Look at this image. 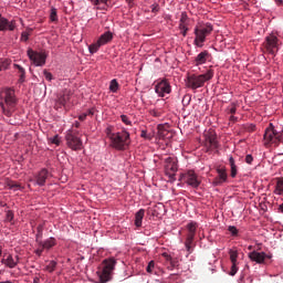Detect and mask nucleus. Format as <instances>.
<instances>
[{
  "label": "nucleus",
  "instance_id": "obj_59",
  "mask_svg": "<svg viewBox=\"0 0 283 283\" xmlns=\"http://www.w3.org/2000/svg\"><path fill=\"white\" fill-rule=\"evenodd\" d=\"M3 255V245L0 243V258Z\"/></svg>",
  "mask_w": 283,
  "mask_h": 283
},
{
  "label": "nucleus",
  "instance_id": "obj_25",
  "mask_svg": "<svg viewBox=\"0 0 283 283\" xmlns=\"http://www.w3.org/2000/svg\"><path fill=\"white\" fill-rule=\"evenodd\" d=\"M143 218H145V209H139L135 214V227H143Z\"/></svg>",
  "mask_w": 283,
  "mask_h": 283
},
{
  "label": "nucleus",
  "instance_id": "obj_4",
  "mask_svg": "<svg viewBox=\"0 0 283 283\" xmlns=\"http://www.w3.org/2000/svg\"><path fill=\"white\" fill-rule=\"evenodd\" d=\"M213 32V27L211 23L201 24L200 27L195 29V45L197 48H203L205 41H207V36Z\"/></svg>",
  "mask_w": 283,
  "mask_h": 283
},
{
  "label": "nucleus",
  "instance_id": "obj_35",
  "mask_svg": "<svg viewBox=\"0 0 283 283\" xmlns=\"http://www.w3.org/2000/svg\"><path fill=\"white\" fill-rule=\"evenodd\" d=\"M109 90L114 93L118 92V82L116 80L111 81Z\"/></svg>",
  "mask_w": 283,
  "mask_h": 283
},
{
  "label": "nucleus",
  "instance_id": "obj_44",
  "mask_svg": "<svg viewBox=\"0 0 283 283\" xmlns=\"http://www.w3.org/2000/svg\"><path fill=\"white\" fill-rule=\"evenodd\" d=\"M38 234H36V242H39V238L43 235V224H39L36 228Z\"/></svg>",
  "mask_w": 283,
  "mask_h": 283
},
{
  "label": "nucleus",
  "instance_id": "obj_41",
  "mask_svg": "<svg viewBox=\"0 0 283 283\" xmlns=\"http://www.w3.org/2000/svg\"><path fill=\"white\" fill-rule=\"evenodd\" d=\"M231 270H230V273L229 275H235V273H238V263H231Z\"/></svg>",
  "mask_w": 283,
  "mask_h": 283
},
{
  "label": "nucleus",
  "instance_id": "obj_18",
  "mask_svg": "<svg viewBox=\"0 0 283 283\" xmlns=\"http://www.w3.org/2000/svg\"><path fill=\"white\" fill-rule=\"evenodd\" d=\"M209 59H211V53H209V51H202L196 56L195 63L196 65H205Z\"/></svg>",
  "mask_w": 283,
  "mask_h": 283
},
{
  "label": "nucleus",
  "instance_id": "obj_11",
  "mask_svg": "<svg viewBox=\"0 0 283 283\" xmlns=\"http://www.w3.org/2000/svg\"><path fill=\"white\" fill-rule=\"evenodd\" d=\"M198 229V223L190 222L187 224L188 234L186 238L185 247L188 253H191V244H193V239L196 238V231Z\"/></svg>",
  "mask_w": 283,
  "mask_h": 283
},
{
  "label": "nucleus",
  "instance_id": "obj_48",
  "mask_svg": "<svg viewBox=\"0 0 283 283\" xmlns=\"http://www.w3.org/2000/svg\"><path fill=\"white\" fill-rule=\"evenodd\" d=\"M43 251H45V249H43V247L40 245V248L35 250V255L41 258V255H43Z\"/></svg>",
  "mask_w": 283,
  "mask_h": 283
},
{
  "label": "nucleus",
  "instance_id": "obj_14",
  "mask_svg": "<svg viewBox=\"0 0 283 283\" xmlns=\"http://www.w3.org/2000/svg\"><path fill=\"white\" fill-rule=\"evenodd\" d=\"M155 92L156 94H158V96L164 98L166 94H171V85H169V82H167V80H164L155 86Z\"/></svg>",
  "mask_w": 283,
  "mask_h": 283
},
{
  "label": "nucleus",
  "instance_id": "obj_62",
  "mask_svg": "<svg viewBox=\"0 0 283 283\" xmlns=\"http://www.w3.org/2000/svg\"><path fill=\"white\" fill-rule=\"evenodd\" d=\"M276 3H279L280 6H282L283 1H282V0H276Z\"/></svg>",
  "mask_w": 283,
  "mask_h": 283
},
{
  "label": "nucleus",
  "instance_id": "obj_42",
  "mask_svg": "<svg viewBox=\"0 0 283 283\" xmlns=\"http://www.w3.org/2000/svg\"><path fill=\"white\" fill-rule=\"evenodd\" d=\"M228 114H231L233 116V114H235V112H238V108L235 107V104H231L228 108Z\"/></svg>",
  "mask_w": 283,
  "mask_h": 283
},
{
  "label": "nucleus",
  "instance_id": "obj_50",
  "mask_svg": "<svg viewBox=\"0 0 283 283\" xmlns=\"http://www.w3.org/2000/svg\"><path fill=\"white\" fill-rule=\"evenodd\" d=\"M189 103H191V97L188 96V95L184 96V98H182V104H184V105H189Z\"/></svg>",
  "mask_w": 283,
  "mask_h": 283
},
{
  "label": "nucleus",
  "instance_id": "obj_54",
  "mask_svg": "<svg viewBox=\"0 0 283 283\" xmlns=\"http://www.w3.org/2000/svg\"><path fill=\"white\" fill-rule=\"evenodd\" d=\"M247 129H248V132H255V125L250 124V125H248Z\"/></svg>",
  "mask_w": 283,
  "mask_h": 283
},
{
  "label": "nucleus",
  "instance_id": "obj_60",
  "mask_svg": "<svg viewBox=\"0 0 283 283\" xmlns=\"http://www.w3.org/2000/svg\"><path fill=\"white\" fill-rule=\"evenodd\" d=\"M86 114H87V116H94V111L91 109Z\"/></svg>",
  "mask_w": 283,
  "mask_h": 283
},
{
  "label": "nucleus",
  "instance_id": "obj_36",
  "mask_svg": "<svg viewBox=\"0 0 283 283\" xmlns=\"http://www.w3.org/2000/svg\"><path fill=\"white\" fill-rule=\"evenodd\" d=\"M50 19L51 21H59V17L56 15V8L54 7L51 8Z\"/></svg>",
  "mask_w": 283,
  "mask_h": 283
},
{
  "label": "nucleus",
  "instance_id": "obj_28",
  "mask_svg": "<svg viewBox=\"0 0 283 283\" xmlns=\"http://www.w3.org/2000/svg\"><path fill=\"white\" fill-rule=\"evenodd\" d=\"M229 163L231 167L230 176L231 178H235V176H238V166H235V159H233V157H230Z\"/></svg>",
  "mask_w": 283,
  "mask_h": 283
},
{
  "label": "nucleus",
  "instance_id": "obj_23",
  "mask_svg": "<svg viewBox=\"0 0 283 283\" xmlns=\"http://www.w3.org/2000/svg\"><path fill=\"white\" fill-rule=\"evenodd\" d=\"M6 186L11 189V191H23L25 187L21 186V184L13 181V180H8L6 182Z\"/></svg>",
  "mask_w": 283,
  "mask_h": 283
},
{
  "label": "nucleus",
  "instance_id": "obj_49",
  "mask_svg": "<svg viewBox=\"0 0 283 283\" xmlns=\"http://www.w3.org/2000/svg\"><path fill=\"white\" fill-rule=\"evenodd\" d=\"M43 74H44V77L46 78V81H52V78H53L52 73L44 70Z\"/></svg>",
  "mask_w": 283,
  "mask_h": 283
},
{
  "label": "nucleus",
  "instance_id": "obj_1",
  "mask_svg": "<svg viewBox=\"0 0 283 283\" xmlns=\"http://www.w3.org/2000/svg\"><path fill=\"white\" fill-rule=\"evenodd\" d=\"M107 138L111 140V147L117 151H125L132 145V138L127 129L114 133V126H107L105 129Z\"/></svg>",
  "mask_w": 283,
  "mask_h": 283
},
{
  "label": "nucleus",
  "instance_id": "obj_61",
  "mask_svg": "<svg viewBox=\"0 0 283 283\" xmlns=\"http://www.w3.org/2000/svg\"><path fill=\"white\" fill-rule=\"evenodd\" d=\"M40 282V279L39 277H35L34 280H33V283H39Z\"/></svg>",
  "mask_w": 283,
  "mask_h": 283
},
{
  "label": "nucleus",
  "instance_id": "obj_29",
  "mask_svg": "<svg viewBox=\"0 0 283 283\" xmlns=\"http://www.w3.org/2000/svg\"><path fill=\"white\" fill-rule=\"evenodd\" d=\"M102 46H103V45H102L101 42H98V40H97L96 43L91 44V45L88 46V51H90L91 54H96V52H98V50H99Z\"/></svg>",
  "mask_w": 283,
  "mask_h": 283
},
{
  "label": "nucleus",
  "instance_id": "obj_52",
  "mask_svg": "<svg viewBox=\"0 0 283 283\" xmlns=\"http://www.w3.org/2000/svg\"><path fill=\"white\" fill-rule=\"evenodd\" d=\"M159 10H160V6H158L157 3L151 6V12L156 13V12H159Z\"/></svg>",
  "mask_w": 283,
  "mask_h": 283
},
{
  "label": "nucleus",
  "instance_id": "obj_40",
  "mask_svg": "<svg viewBox=\"0 0 283 283\" xmlns=\"http://www.w3.org/2000/svg\"><path fill=\"white\" fill-rule=\"evenodd\" d=\"M179 30H181L182 36H187V32H189V28H187V24H179Z\"/></svg>",
  "mask_w": 283,
  "mask_h": 283
},
{
  "label": "nucleus",
  "instance_id": "obj_17",
  "mask_svg": "<svg viewBox=\"0 0 283 283\" xmlns=\"http://www.w3.org/2000/svg\"><path fill=\"white\" fill-rule=\"evenodd\" d=\"M49 176H50V172L48 171V169L44 168L40 170L35 176V185H38L39 187H45V182Z\"/></svg>",
  "mask_w": 283,
  "mask_h": 283
},
{
  "label": "nucleus",
  "instance_id": "obj_15",
  "mask_svg": "<svg viewBox=\"0 0 283 283\" xmlns=\"http://www.w3.org/2000/svg\"><path fill=\"white\" fill-rule=\"evenodd\" d=\"M14 28H17L15 21H9L0 14V32H6V30L13 32Z\"/></svg>",
  "mask_w": 283,
  "mask_h": 283
},
{
  "label": "nucleus",
  "instance_id": "obj_26",
  "mask_svg": "<svg viewBox=\"0 0 283 283\" xmlns=\"http://www.w3.org/2000/svg\"><path fill=\"white\" fill-rule=\"evenodd\" d=\"M13 67L18 70L20 77L18 80V83H25V69L19 64H13Z\"/></svg>",
  "mask_w": 283,
  "mask_h": 283
},
{
  "label": "nucleus",
  "instance_id": "obj_64",
  "mask_svg": "<svg viewBox=\"0 0 283 283\" xmlns=\"http://www.w3.org/2000/svg\"><path fill=\"white\" fill-rule=\"evenodd\" d=\"M128 3H134V0H126Z\"/></svg>",
  "mask_w": 283,
  "mask_h": 283
},
{
  "label": "nucleus",
  "instance_id": "obj_12",
  "mask_svg": "<svg viewBox=\"0 0 283 283\" xmlns=\"http://www.w3.org/2000/svg\"><path fill=\"white\" fill-rule=\"evenodd\" d=\"M181 179L193 189L200 187V177H198V175L193 170H188L187 172L182 174Z\"/></svg>",
  "mask_w": 283,
  "mask_h": 283
},
{
  "label": "nucleus",
  "instance_id": "obj_33",
  "mask_svg": "<svg viewBox=\"0 0 283 283\" xmlns=\"http://www.w3.org/2000/svg\"><path fill=\"white\" fill-rule=\"evenodd\" d=\"M230 261L231 263H238V251L229 250Z\"/></svg>",
  "mask_w": 283,
  "mask_h": 283
},
{
  "label": "nucleus",
  "instance_id": "obj_34",
  "mask_svg": "<svg viewBox=\"0 0 283 283\" xmlns=\"http://www.w3.org/2000/svg\"><path fill=\"white\" fill-rule=\"evenodd\" d=\"M95 6H101L103 10L109 6V0H94Z\"/></svg>",
  "mask_w": 283,
  "mask_h": 283
},
{
  "label": "nucleus",
  "instance_id": "obj_37",
  "mask_svg": "<svg viewBox=\"0 0 283 283\" xmlns=\"http://www.w3.org/2000/svg\"><path fill=\"white\" fill-rule=\"evenodd\" d=\"M13 220H14V212H12L11 210L7 211L6 222H12Z\"/></svg>",
  "mask_w": 283,
  "mask_h": 283
},
{
  "label": "nucleus",
  "instance_id": "obj_51",
  "mask_svg": "<svg viewBox=\"0 0 283 283\" xmlns=\"http://www.w3.org/2000/svg\"><path fill=\"white\" fill-rule=\"evenodd\" d=\"M245 163H247L248 165H252V163H253V156H252V155H247V156H245Z\"/></svg>",
  "mask_w": 283,
  "mask_h": 283
},
{
  "label": "nucleus",
  "instance_id": "obj_58",
  "mask_svg": "<svg viewBox=\"0 0 283 283\" xmlns=\"http://www.w3.org/2000/svg\"><path fill=\"white\" fill-rule=\"evenodd\" d=\"M230 120H231V123H235V120H238V117L231 115V116H230Z\"/></svg>",
  "mask_w": 283,
  "mask_h": 283
},
{
  "label": "nucleus",
  "instance_id": "obj_31",
  "mask_svg": "<svg viewBox=\"0 0 283 283\" xmlns=\"http://www.w3.org/2000/svg\"><path fill=\"white\" fill-rule=\"evenodd\" d=\"M167 136H169V130H167L165 128H158V138L160 140H165V138H167Z\"/></svg>",
  "mask_w": 283,
  "mask_h": 283
},
{
  "label": "nucleus",
  "instance_id": "obj_63",
  "mask_svg": "<svg viewBox=\"0 0 283 283\" xmlns=\"http://www.w3.org/2000/svg\"><path fill=\"white\" fill-rule=\"evenodd\" d=\"M75 127H81V124L78 122H75Z\"/></svg>",
  "mask_w": 283,
  "mask_h": 283
},
{
  "label": "nucleus",
  "instance_id": "obj_47",
  "mask_svg": "<svg viewBox=\"0 0 283 283\" xmlns=\"http://www.w3.org/2000/svg\"><path fill=\"white\" fill-rule=\"evenodd\" d=\"M50 142L53 145H61V139L59 138V135H55L54 137L50 138Z\"/></svg>",
  "mask_w": 283,
  "mask_h": 283
},
{
  "label": "nucleus",
  "instance_id": "obj_46",
  "mask_svg": "<svg viewBox=\"0 0 283 283\" xmlns=\"http://www.w3.org/2000/svg\"><path fill=\"white\" fill-rule=\"evenodd\" d=\"M154 266H156V263L154 261H150L146 268L147 273H153Z\"/></svg>",
  "mask_w": 283,
  "mask_h": 283
},
{
  "label": "nucleus",
  "instance_id": "obj_57",
  "mask_svg": "<svg viewBox=\"0 0 283 283\" xmlns=\"http://www.w3.org/2000/svg\"><path fill=\"white\" fill-rule=\"evenodd\" d=\"M151 115L155 116L156 118H158L160 116V114H158V112H156V111H151Z\"/></svg>",
  "mask_w": 283,
  "mask_h": 283
},
{
  "label": "nucleus",
  "instance_id": "obj_53",
  "mask_svg": "<svg viewBox=\"0 0 283 283\" xmlns=\"http://www.w3.org/2000/svg\"><path fill=\"white\" fill-rule=\"evenodd\" d=\"M29 39H30V38H29V35H28V32H22L20 41L25 42V41H28Z\"/></svg>",
  "mask_w": 283,
  "mask_h": 283
},
{
  "label": "nucleus",
  "instance_id": "obj_5",
  "mask_svg": "<svg viewBox=\"0 0 283 283\" xmlns=\"http://www.w3.org/2000/svg\"><path fill=\"white\" fill-rule=\"evenodd\" d=\"M103 268L99 272V282L101 283H107L109 280H112V273H114V269L116 266V260L115 259H106L102 263Z\"/></svg>",
  "mask_w": 283,
  "mask_h": 283
},
{
  "label": "nucleus",
  "instance_id": "obj_8",
  "mask_svg": "<svg viewBox=\"0 0 283 283\" xmlns=\"http://www.w3.org/2000/svg\"><path fill=\"white\" fill-rule=\"evenodd\" d=\"M66 145L70 147V149H73V151H78V149H82L83 147V142L78 136H76V133L69 130L66 136Z\"/></svg>",
  "mask_w": 283,
  "mask_h": 283
},
{
  "label": "nucleus",
  "instance_id": "obj_56",
  "mask_svg": "<svg viewBox=\"0 0 283 283\" xmlns=\"http://www.w3.org/2000/svg\"><path fill=\"white\" fill-rule=\"evenodd\" d=\"M85 118H87V113H84L78 116V120H85Z\"/></svg>",
  "mask_w": 283,
  "mask_h": 283
},
{
  "label": "nucleus",
  "instance_id": "obj_43",
  "mask_svg": "<svg viewBox=\"0 0 283 283\" xmlns=\"http://www.w3.org/2000/svg\"><path fill=\"white\" fill-rule=\"evenodd\" d=\"M140 137L145 138L146 140H151L154 138V136L147 134V130H142Z\"/></svg>",
  "mask_w": 283,
  "mask_h": 283
},
{
  "label": "nucleus",
  "instance_id": "obj_16",
  "mask_svg": "<svg viewBox=\"0 0 283 283\" xmlns=\"http://www.w3.org/2000/svg\"><path fill=\"white\" fill-rule=\"evenodd\" d=\"M249 258L252 262H256V264H264L266 258L271 256L266 255L264 252L252 251L249 253Z\"/></svg>",
  "mask_w": 283,
  "mask_h": 283
},
{
  "label": "nucleus",
  "instance_id": "obj_39",
  "mask_svg": "<svg viewBox=\"0 0 283 283\" xmlns=\"http://www.w3.org/2000/svg\"><path fill=\"white\" fill-rule=\"evenodd\" d=\"M188 19L189 17L187 15V12H182L179 25H186Z\"/></svg>",
  "mask_w": 283,
  "mask_h": 283
},
{
  "label": "nucleus",
  "instance_id": "obj_22",
  "mask_svg": "<svg viewBox=\"0 0 283 283\" xmlns=\"http://www.w3.org/2000/svg\"><path fill=\"white\" fill-rule=\"evenodd\" d=\"M217 171L219 174V178L213 180V185L218 186L222 185V182H227V170L219 168Z\"/></svg>",
  "mask_w": 283,
  "mask_h": 283
},
{
  "label": "nucleus",
  "instance_id": "obj_7",
  "mask_svg": "<svg viewBox=\"0 0 283 283\" xmlns=\"http://www.w3.org/2000/svg\"><path fill=\"white\" fill-rule=\"evenodd\" d=\"M263 45L269 54L275 55L277 50H280V39L275 34H270L265 38Z\"/></svg>",
  "mask_w": 283,
  "mask_h": 283
},
{
  "label": "nucleus",
  "instance_id": "obj_21",
  "mask_svg": "<svg viewBox=\"0 0 283 283\" xmlns=\"http://www.w3.org/2000/svg\"><path fill=\"white\" fill-rule=\"evenodd\" d=\"M113 39H114V33H112V31H106L99 36L97 41L99 45H107V43L112 42Z\"/></svg>",
  "mask_w": 283,
  "mask_h": 283
},
{
  "label": "nucleus",
  "instance_id": "obj_6",
  "mask_svg": "<svg viewBox=\"0 0 283 283\" xmlns=\"http://www.w3.org/2000/svg\"><path fill=\"white\" fill-rule=\"evenodd\" d=\"M281 140L282 136L280 135V133H277V130H275L273 124H270V127L266 128L264 133V145H275V147H277Z\"/></svg>",
  "mask_w": 283,
  "mask_h": 283
},
{
  "label": "nucleus",
  "instance_id": "obj_10",
  "mask_svg": "<svg viewBox=\"0 0 283 283\" xmlns=\"http://www.w3.org/2000/svg\"><path fill=\"white\" fill-rule=\"evenodd\" d=\"M205 145L208 147V151H213V149H218V135L216 130H208L203 134Z\"/></svg>",
  "mask_w": 283,
  "mask_h": 283
},
{
  "label": "nucleus",
  "instance_id": "obj_13",
  "mask_svg": "<svg viewBox=\"0 0 283 283\" xmlns=\"http://www.w3.org/2000/svg\"><path fill=\"white\" fill-rule=\"evenodd\" d=\"M166 166V176H169V178H174L176 176V171H178V159L174 157H168L165 159Z\"/></svg>",
  "mask_w": 283,
  "mask_h": 283
},
{
  "label": "nucleus",
  "instance_id": "obj_20",
  "mask_svg": "<svg viewBox=\"0 0 283 283\" xmlns=\"http://www.w3.org/2000/svg\"><path fill=\"white\" fill-rule=\"evenodd\" d=\"M39 247H42V249H44L45 251H50V249H52L53 247H56V239L51 237L46 239L44 242L40 241Z\"/></svg>",
  "mask_w": 283,
  "mask_h": 283
},
{
  "label": "nucleus",
  "instance_id": "obj_32",
  "mask_svg": "<svg viewBox=\"0 0 283 283\" xmlns=\"http://www.w3.org/2000/svg\"><path fill=\"white\" fill-rule=\"evenodd\" d=\"M56 270V261H50L49 264L45 266V271L49 273H54Z\"/></svg>",
  "mask_w": 283,
  "mask_h": 283
},
{
  "label": "nucleus",
  "instance_id": "obj_9",
  "mask_svg": "<svg viewBox=\"0 0 283 283\" xmlns=\"http://www.w3.org/2000/svg\"><path fill=\"white\" fill-rule=\"evenodd\" d=\"M27 54H28L30 61H32V63L36 67H43V65L45 64V60L48 59V55L45 53L36 52L32 49H29L27 51Z\"/></svg>",
  "mask_w": 283,
  "mask_h": 283
},
{
  "label": "nucleus",
  "instance_id": "obj_19",
  "mask_svg": "<svg viewBox=\"0 0 283 283\" xmlns=\"http://www.w3.org/2000/svg\"><path fill=\"white\" fill-rule=\"evenodd\" d=\"M1 264H4L8 269H14L17 264H19V256H17V261H14L12 254H9L7 258L1 259Z\"/></svg>",
  "mask_w": 283,
  "mask_h": 283
},
{
  "label": "nucleus",
  "instance_id": "obj_27",
  "mask_svg": "<svg viewBox=\"0 0 283 283\" xmlns=\"http://www.w3.org/2000/svg\"><path fill=\"white\" fill-rule=\"evenodd\" d=\"M276 196H283V177L276 179V185L274 189Z\"/></svg>",
  "mask_w": 283,
  "mask_h": 283
},
{
  "label": "nucleus",
  "instance_id": "obj_3",
  "mask_svg": "<svg viewBox=\"0 0 283 283\" xmlns=\"http://www.w3.org/2000/svg\"><path fill=\"white\" fill-rule=\"evenodd\" d=\"M211 78H213V70H208L207 73L200 75L191 74L187 76L186 86L190 90H198L205 87V83Z\"/></svg>",
  "mask_w": 283,
  "mask_h": 283
},
{
  "label": "nucleus",
  "instance_id": "obj_30",
  "mask_svg": "<svg viewBox=\"0 0 283 283\" xmlns=\"http://www.w3.org/2000/svg\"><path fill=\"white\" fill-rule=\"evenodd\" d=\"M12 61L8 60V59H0V72L2 70H8V67H10Z\"/></svg>",
  "mask_w": 283,
  "mask_h": 283
},
{
  "label": "nucleus",
  "instance_id": "obj_45",
  "mask_svg": "<svg viewBox=\"0 0 283 283\" xmlns=\"http://www.w3.org/2000/svg\"><path fill=\"white\" fill-rule=\"evenodd\" d=\"M228 231H229V233H231V235H233V237L238 235V228H235V226H230V227L228 228Z\"/></svg>",
  "mask_w": 283,
  "mask_h": 283
},
{
  "label": "nucleus",
  "instance_id": "obj_24",
  "mask_svg": "<svg viewBox=\"0 0 283 283\" xmlns=\"http://www.w3.org/2000/svg\"><path fill=\"white\" fill-rule=\"evenodd\" d=\"M71 96H72V92L65 90L63 92V94L57 98V104L59 105H66L67 102L70 101Z\"/></svg>",
  "mask_w": 283,
  "mask_h": 283
},
{
  "label": "nucleus",
  "instance_id": "obj_38",
  "mask_svg": "<svg viewBox=\"0 0 283 283\" xmlns=\"http://www.w3.org/2000/svg\"><path fill=\"white\" fill-rule=\"evenodd\" d=\"M120 120H122V123H124V125L132 126V120L129 119V117L127 115H120Z\"/></svg>",
  "mask_w": 283,
  "mask_h": 283
},
{
  "label": "nucleus",
  "instance_id": "obj_2",
  "mask_svg": "<svg viewBox=\"0 0 283 283\" xmlns=\"http://www.w3.org/2000/svg\"><path fill=\"white\" fill-rule=\"evenodd\" d=\"M0 107L2 114L10 118L14 114V108L17 107V96L14 95V90L6 88L0 95Z\"/></svg>",
  "mask_w": 283,
  "mask_h": 283
},
{
  "label": "nucleus",
  "instance_id": "obj_55",
  "mask_svg": "<svg viewBox=\"0 0 283 283\" xmlns=\"http://www.w3.org/2000/svg\"><path fill=\"white\" fill-rule=\"evenodd\" d=\"M164 258L167 260V262H171V255H169L168 253H163Z\"/></svg>",
  "mask_w": 283,
  "mask_h": 283
}]
</instances>
